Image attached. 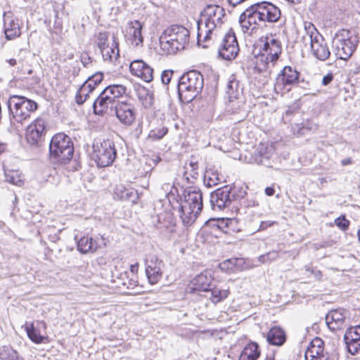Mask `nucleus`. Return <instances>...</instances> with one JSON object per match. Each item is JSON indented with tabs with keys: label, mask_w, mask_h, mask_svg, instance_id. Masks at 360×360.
Segmentation results:
<instances>
[{
	"label": "nucleus",
	"mask_w": 360,
	"mask_h": 360,
	"mask_svg": "<svg viewBox=\"0 0 360 360\" xmlns=\"http://www.w3.org/2000/svg\"><path fill=\"white\" fill-rule=\"evenodd\" d=\"M136 95L145 108L151 107L153 103V94L144 86H139L136 88Z\"/></svg>",
	"instance_id": "nucleus-28"
},
{
	"label": "nucleus",
	"mask_w": 360,
	"mask_h": 360,
	"mask_svg": "<svg viewBox=\"0 0 360 360\" xmlns=\"http://www.w3.org/2000/svg\"><path fill=\"white\" fill-rule=\"evenodd\" d=\"M184 202L181 205L182 222L186 226L194 223L202 210V193L197 186H189L184 191Z\"/></svg>",
	"instance_id": "nucleus-2"
},
{
	"label": "nucleus",
	"mask_w": 360,
	"mask_h": 360,
	"mask_svg": "<svg viewBox=\"0 0 360 360\" xmlns=\"http://www.w3.org/2000/svg\"><path fill=\"white\" fill-rule=\"evenodd\" d=\"M239 231L240 229L237 227V220L234 218H229L227 234L232 235L233 233L238 232Z\"/></svg>",
	"instance_id": "nucleus-49"
},
{
	"label": "nucleus",
	"mask_w": 360,
	"mask_h": 360,
	"mask_svg": "<svg viewBox=\"0 0 360 360\" xmlns=\"http://www.w3.org/2000/svg\"><path fill=\"white\" fill-rule=\"evenodd\" d=\"M259 356V345L256 342H250L243 348L238 360H257Z\"/></svg>",
	"instance_id": "nucleus-26"
},
{
	"label": "nucleus",
	"mask_w": 360,
	"mask_h": 360,
	"mask_svg": "<svg viewBox=\"0 0 360 360\" xmlns=\"http://www.w3.org/2000/svg\"><path fill=\"white\" fill-rule=\"evenodd\" d=\"M270 225H271V224H269L268 222L262 221L260 224L259 229L263 230V229H266L268 226H270Z\"/></svg>",
	"instance_id": "nucleus-61"
},
{
	"label": "nucleus",
	"mask_w": 360,
	"mask_h": 360,
	"mask_svg": "<svg viewBox=\"0 0 360 360\" xmlns=\"http://www.w3.org/2000/svg\"><path fill=\"white\" fill-rule=\"evenodd\" d=\"M146 274L151 284L157 283L162 278L164 263L155 255L149 256L145 260Z\"/></svg>",
	"instance_id": "nucleus-17"
},
{
	"label": "nucleus",
	"mask_w": 360,
	"mask_h": 360,
	"mask_svg": "<svg viewBox=\"0 0 360 360\" xmlns=\"http://www.w3.org/2000/svg\"><path fill=\"white\" fill-rule=\"evenodd\" d=\"M300 73L291 66H285L276 78L274 89L276 93L290 91L292 86L300 82Z\"/></svg>",
	"instance_id": "nucleus-13"
},
{
	"label": "nucleus",
	"mask_w": 360,
	"mask_h": 360,
	"mask_svg": "<svg viewBox=\"0 0 360 360\" xmlns=\"http://www.w3.org/2000/svg\"><path fill=\"white\" fill-rule=\"evenodd\" d=\"M243 194H245V191L236 187L232 188L229 186H224L217 188L210 194L211 207L214 211L224 210L229 207L233 201L243 197Z\"/></svg>",
	"instance_id": "nucleus-9"
},
{
	"label": "nucleus",
	"mask_w": 360,
	"mask_h": 360,
	"mask_svg": "<svg viewBox=\"0 0 360 360\" xmlns=\"http://www.w3.org/2000/svg\"><path fill=\"white\" fill-rule=\"evenodd\" d=\"M138 270H139V264L138 263L131 264L130 266V271L131 273L136 274L138 272Z\"/></svg>",
	"instance_id": "nucleus-56"
},
{
	"label": "nucleus",
	"mask_w": 360,
	"mask_h": 360,
	"mask_svg": "<svg viewBox=\"0 0 360 360\" xmlns=\"http://www.w3.org/2000/svg\"><path fill=\"white\" fill-rule=\"evenodd\" d=\"M115 111L117 118L124 125L130 126L136 120V108L131 103L118 102L115 105Z\"/></svg>",
	"instance_id": "nucleus-16"
},
{
	"label": "nucleus",
	"mask_w": 360,
	"mask_h": 360,
	"mask_svg": "<svg viewBox=\"0 0 360 360\" xmlns=\"http://www.w3.org/2000/svg\"><path fill=\"white\" fill-rule=\"evenodd\" d=\"M258 4L260 13L262 17L264 25L265 22H275L281 18V11L273 4L268 1H262Z\"/></svg>",
	"instance_id": "nucleus-21"
},
{
	"label": "nucleus",
	"mask_w": 360,
	"mask_h": 360,
	"mask_svg": "<svg viewBox=\"0 0 360 360\" xmlns=\"http://www.w3.org/2000/svg\"><path fill=\"white\" fill-rule=\"evenodd\" d=\"M239 23L243 32L252 33L259 26L264 25L258 4L250 6L239 17Z\"/></svg>",
	"instance_id": "nucleus-12"
},
{
	"label": "nucleus",
	"mask_w": 360,
	"mask_h": 360,
	"mask_svg": "<svg viewBox=\"0 0 360 360\" xmlns=\"http://www.w3.org/2000/svg\"><path fill=\"white\" fill-rule=\"evenodd\" d=\"M168 132V129L165 127H160L150 130L148 134V139L152 141H158L162 139Z\"/></svg>",
	"instance_id": "nucleus-42"
},
{
	"label": "nucleus",
	"mask_w": 360,
	"mask_h": 360,
	"mask_svg": "<svg viewBox=\"0 0 360 360\" xmlns=\"http://www.w3.org/2000/svg\"><path fill=\"white\" fill-rule=\"evenodd\" d=\"M46 130V122L39 117L30 124L26 130L27 143L32 147H39L44 140Z\"/></svg>",
	"instance_id": "nucleus-14"
},
{
	"label": "nucleus",
	"mask_w": 360,
	"mask_h": 360,
	"mask_svg": "<svg viewBox=\"0 0 360 360\" xmlns=\"http://www.w3.org/2000/svg\"><path fill=\"white\" fill-rule=\"evenodd\" d=\"M245 194H243V197H239L238 200L240 201L241 205H244L245 207H255L256 205H258V202H257L255 200L251 199H245L244 198Z\"/></svg>",
	"instance_id": "nucleus-51"
},
{
	"label": "nucleus",
	"mask_w": 360,
	"mask_h": 360,
	"mask_svg": "<svg viewBox=\"0 0 360 360\" xmlns=\"http://www.w3.org/2000/svg\"><path fill=\"white\" fill-rule=\"evenodd\" d=\"M304 28L310 41L313 55L322 61L328 59L330 56V51L323 37L311 22L305 23Z\"/></svg>",
	"instance_id": "nucleus-11"
},
{
	"label": "nucleus",
	"mask_w": 360,
	"mask_h": 360,
	"mask_svg": "<svg viewBox=\"0 0 360 360\" xmlns=\"http://www.w3.org/2000/svg\"><path fill=\"white\" fill-rule=\"evenodd\" d=\"M239 51V47H220L219 49V56L224 60H231L237 56Z\"/></svg>",
	"instance_id": "nucleus-35"
},
{
	"label": "nucleus",
	"mask_w": 360,
	"mask_h": 360,
	"mask_svg": "<svg viewBox=\"0 0 360 360\" xmlns=\"http://www.w3.org/2000/svg\"><path fill=\"white\" fill-rule=\"evenodd\" d=\"M190 32L182 25H173L167 28L160 37L162 49H170L171 53L183 50L189 41Z\"/></svg>",
	"instance_id": "nucleus-6"
},
{
	"label": "nucleus",
	"mask_w": 360,
	"mask_h": 360,
	"mask_svg": "<svg viewBox=\"0 0 360 360\" xmlns=\"http://www.w3.org/2000/svg\"><path fill=\"white\" fill-rule=\"evenodd\" d=\"M358 43V37L354 32L342 29L333 38V51L338 59L347 60L352 56Z\"/></svg>",
	"instance_id": "nucleus-5"
},
{
	"label": "nucleus",
	"mask_w": 360,
	"mask_h": 360,
	"mask_svg": "<svg viewBox=\"0 0 360 360\" xmlns=\"http://www.w3.org/2000/svg\"><path fill=\"white\" fill-rule=\"evenodd\" d=\"M245 1V0H229V3L234 7Z\"/></svg>",
	"instance_id": "nucleus-57"
},
{
	"label": "nucleus",
	"mask_w": 360,
	"mask_h": 360,
	"mask_svg": "<svg viewBox=\"0 0 360 360\" xmlns=\"http://www.w3.org/2000/svg\"><path fill=\"white\" fill-rule=\"evenodd\" d=\"M304 358L305 360H322L321 356H318L315 355H311L310 356V354L307 353L304 354Z\"/></svg>",
	"instance_id": "nucleus-54"
},
{
	"label": "nucleus",
	"mask_w": 360,
	"mask_h": 360,
	"mask_svg": "<svg viewBox=\"0 0 360 360\" xmlns=\"http://www.w3.org/2000/svg\"><path fill=\"white\" fill-rule=\"evenodd\" d=\"M26 331L28 338L34 342L39 344L41 343L44 337L38 333L37 330L34 328L33 324L30 327H26Z\"/></svg>",
	"instance_id": "nucleus-43"
},
{
	"label": "nucleus",
	"mask_w": 360,
	"mask_h": 360,
	"mask_svg": "<svg viewBox=\"0 0 360 360\" xmlns=\"http://www.w3.org/2000/svg\"><path fill=\"white\" fill-rule=\"evenodd\" d=\"M210 291L211 292V296L210 298L212 300V302L215 304L226 299L229 295V289H221L219 288H214L212 289H210Z\"/></svg>",
	"instance_id": "nucleus-37"
},
{
	"label": "nucleus",
	"mask_w": 360,
	"mask_h": 360,
	"mask_svg": "<svg viewBox=\"0 0 360 360\" xmlns=\"http://www.w3.org/2000/svg\"><path fill=\"white\" fill-rule=\"evenodd\" d=\"M7 62L8 63L11 65V66H15L17 63L16 62V60L14 59V58H11L9 60H7Z\"/></svg>",
	"instance_id": "nucleus-62"
},
{
	"label": "nucleus",
	"mask_w": 360,
	"mask_h": 360,
	"mask_svg": "<svg viewBox=\"0 0 360 360\" xmlns=\"http://www.w3.org/2000/svg\"><path fill=\"white\" fill-rule=\"evenodd\" d=\"M355 65L356 66V72H359L360 71V59L356 62Z\"/></svg>",
	"instance_id": "nucleus-64"
},
{
	"label": "nucleus",
	"mask_w": 360,
	"mask_h": 360,
	"mask_svg": "<svg viewBox=\"0 0 360 360\" xmlns=\"http://www.w3.org/2000/svg\"><path fill=\"white\" fill-rule=\"evenodd\" d=\"M126 87L122 84H112L106 86L93 103L94 113L103 115L108 109L115 108L117 103L120 102L119 98L126 93Z\"/></svg>",
	"instance_id": "nucleus-7"
},
{
	"label": "nucleus",
	"mask_w": 360,
	"mask_h": 360,
	"mask_svg": "<svg viewBox=\"0 0 360 360\" xmlns=\"http://www.w3.org/2000/svg\"><path fill=\"white\" fill-rule=\"evenodd\" d=\"M0 360H25L18 351L10 345L0 347Z\"/></svg>",
	"instance_id": "nucleus-31"
},
{
	"label": "nucleus",
	"mask_w": 360,
	"mask_h": 360,
	"mask_svg": "<svg viewBox=\"0 0 360 360\" xmlns=\"http://www.w3.org/2000/svg\"><path fill=\"white\" fill-rule=\"evenodd\" d=\"M271 62L270 59L268 60H265V59H261L260 55L257 58V67L260 72L264 71L267 68L269 63Z\"/></svg>",
	"instance_id": "nucleus-52"
},
{
	"label": "nucleus",
	"mask_w": 360,
	"mask_h": 360,
	"mask_svg": "<svg viewBox=\"0 0 360 360\" xmlns=\"http://www.w3.org/2000/svg\"><path fill=\"white\" fill-rule=\"evenodd\" d=\"M243 91V87L234 75H231L226 85V94L230 99L237 98Z\"/></svg>",
	"instance_id": "nucleus-29"
},
{
	"label": "nucleus",
	"mask_w": 360,
	"mask_h": 360,
	"mask_svg": "<svg viewBox=\"0 0 360 360\" xmlns=\"http://www.w3.org/2000/svg\"><path fill=\"white\" fill-rule=\"evenodd\" d=\"M220 182L217 172H206L204 176V184L207 187H212Z\"/></svg>",
	"instance_id": "nucleus-40"
},
{
	"label": "nucleus",
	"mask_w": 360,
	"mask_h": 360,
	"mask_svg": "<svg viewBox=\"0 0 360 360\" xmlns=\"http://www.w3.org/2000/svg\"><path fill=\"white\" fill-rule=\"evenodd\" d=\"M345 319V311L343 309H335L330 311L326 316V320L328 328L335 330L340 328Z\"/></svg>",
	"instance_id": "nucleus-24"
},
{
	"label": "nucleus",
	"mask_w": 360,
	"mask_h": 360,
	"mask_svg": "<svg viewBox=\"0 0 360 360\" xmlns=\"http://www.w3.org/2000/svg\"><path fill=\"white\" fill-rule=\"evenodd\" d=\"M211 282L212 278L204 274L196 276L193 280L194 289L198 291H210Z\"/></svg>",
	"instance_id": "nucleus-30"
},
{
	"label": "nucleus",
	"mask_w": 360,
	"mask_h": 360,
	"mask_svg": "<svg viewBox=\"0 0 360 360\" xmlns=\"http://www.w3.org/2000/svg\"><path fill=\"white\" fill-rule=\"evenodd\" d=\"M116 157L117 150L112 140L108 139L94 143L91 158L98 167H105L111 165Z\"/></svg>",
	"instance_id": "nucleus-10"
},
{
	"label": "nucleus",
	"mask_w": 360,
	"mask_h": 360,
	"mask_svg": "<svg viewBox=\"0 0 360 360\" xmlns=\"http://www.w3.org/2000/svg\"><path fill=\"white\" fill-rule=\"evenodd\" d=\"M351 163H352V160L349 158H345V159H344V160H342L341 161V164L343 166H345V165H350Z\"/></svg>",
	"instance_id": "nucleus-58"
},
{
	"label": "nucleus",
	"mask_w": 360,
	"mask_h": 360,
	"mask_svg": "<svg viewBox=\"0 0 360 360\" xmlns=\"http://www.w3.org/2000/svg\"><path fill=\"white\" fill-rule=\"evenodd\" d=\"M103 79V74L98 72L91 77H89L84 82L89 85L92 91L95 89L96 86L98 85Z\"/></svg>",
	"instance_id": "nucleus-41"
},
{
	"label": "nucleus",
	"mask_w": 360,
	"mask_h": 360,
	"mask_svg": "<svg viewBox=\"0 0 360 360\" xmlns=\"http://www.w3.org/2000/svg\"><path fill=\"white\" fill-rule=\"evenodd\" d=\"M174 71L172 70H164L161 74V81L164 84H168L171 81Z\"/></svg>",
	"instance_id": "nucleus-48"
},
{
	"label": "nucleus",
	"mask_w": 360,
	"mask_h": 360,
	"mask_svg": "<svg viewBox=\"0 0 360 360\" xmlns=\"http://www.w3.org/2000/svg\"><path fill=\"white\" fill-rule=\"evenodd\" d=\"M230 263V261L229 260H226L224 262H223L222 264H220V266L222 269H225L226 268V266L227 268H229L228 266V264Z\"/></svg>",
	"instance_id": "nucleus-63"
},
{
	"label": "nucleus",
	"mask_w": 360,
	"mask_h": 360,
	"mask_svg": "<svg viewBox=\"0 0 360 360\" xmlns=\"http://www.w3.org/2000/svg\"><path fill=\"white\" fill-rule=\"evenodd\" d=\"M229 218L212 219L208 221L209 224L214 229L227 234Z\"/></svg>",
	"instance_id": "nucleus-36"
},
{
	"label": "nucleus",
	"mask_w": 360,
	"mask_h": 360,
	"mask_svg": "<svg viewBox=\"0 0 360 360\" xmlns=\"http://www.w3.org/2000/svg\"><path fill=\"white\" fill-rule=\"evenodd\" d=\"M97 248L96 243L93 240L92 238L89 236H84L81 238L77 242V250L81 253H88L94 252Z\"/></svg>",
	"instance_id": "nucleus-32"
},
{
	"label": "nucleus",
	"mask_w": 360,
	"mask_h": 360,
	"mask_svg": "<svg viewBox=\"0 0 360 360\" xmlns=\"http://www.w3.org/2000/svg\"><path fill=\"white\" fill-rule=\"evenodd\" d=\"M189 166L191 168V171L197 170L198 163L196 162H191Z\"/></svg>",
	"instance_id": "nucleus-59"
},
{
	"label": "nucleus",
	"mask_w": 360,
	"mask_h": 360,
	"mask_svg": "<svg viewBox=\"0 0 360 360\" xmlns=\"http://www.w3.org/2000/svg\"><path fill=\"white\" fill-rule=\"evenodd\" d=\"M335 224L342 231H345L348 229L350 222L346 219L345 215H341L335 219Z\"/></svg>",
	"instance_id": "nucleus-46"
},
{
	"label": "nucleus",
	"mask_w": 360,
	"mask_h": 360,
	"mask_svg": "<svg viewBox=\"0 0 360 360\" xmlns=\"http://www.w3.org/2000/svg\"><path fill=\"white\" fill-rule=\"evenodd\" d=\"M11 122L22 123L37 109V103L22 96H11L7 102Z\"/></svg>",
	"instance_id": "nucleus-8"
},
{
	"label": "nucleus",
	"mask_w": 360,
	"mask_h": 360,
	"mask_svg": "<svg viewBox=\"0 0 360 360\" xmlns=\"http://www.w3.org/2000/svg\"><path fill=\"white\" fill-rule=\"evenodd\" d=\"M344 340L351 354H358L360 352V325L347 328L344 335Z\"/></svg>",
	"instance_id": "nucleus-19"
},
{
	"label": "nucleus",
	"mask_w": 360,
	"mask_h": 360,
	"mask_svg": "<svg viewBox=\"0 0 360 360\" xmlns=\"http://www.w3.org/2000/svg\"><path fill=\"white\" fill-rule=\"evenodd\" d=\"M74 145L63 133L54 135L49 143V160L54 165H66L72 158Z\"/></svg>",
	"instance_id": "nucleus-4"
},
{
	"label": "nucleus",
	"mask_w": 360,
	"mask_h": 360,
	"mask_svg": "<svg viewBox=\"0 0 360 360\" xmlns=\"http://www.w3.org/2000/svg\"><path fill=\"white\" fill-rule=\"evenodd\" d=\"M131 73L140 77L146 82H150L153 79V69L143 60H133L129 65Z\"/></svg>",
	"instance_id": "nucleus-20"
},
{
	"label": "nucleus",
	"mask_w": 360,
	"mask_h": 360,
	"mask_svg": "<svg viewBox=\"0 0 360 360\" xmlns=\"http://www.w3.org/2000/svg\"><path fill=\"white\" fill-rule=\"evenodd\" d=\"M323 341L320 338H316L311 342L310 345L307 347V350L305 351V353L309 354L310 356L311 355H315L318 356H321L322 358L323 356Z\"/></svg>",
	"instance_id": "nucleus-34"
},
{
	"label": "nucleus",
	"mask_w": 360,
	"mask_h": 360,
	"mask_svg": "<svg viewBox=\"0 0 360 360\" xmlns=\"http://www.w3.org/2000/svg\"><path fill=\"white\" fill-rule=\"evenodd\" d=\"M143 24L137 20L129 21L124 32L125 41L133 47H142L143 46V37L142 34Z\"/></svg>",
	"instance_id": "nucleus-15"
},
{
	"label": "nucleus",
	"mask_w": 360,
	"mask_h": 360,
	"mask_svg": "<svg viewBox=\"0 0 360 360\" xmlns=\"http://www.w3.org/2000/svg\"><path fill=\"white\" fill-rule=\"evenodd\" d=\"M108 33L105 32H99L96 37V44L100 49L101 52L103 51L106 48V46H108Z\"/></svg>",
	"instance_id": "nucleus-45"
},
{
	"label": "nucleus",
	"mask_w": 360,
	"mask_h": 360,
	"mask_svg": "<svg viewBox=\"0 0 360 360\" xmlns=\"http://www.w3.org/2000/svg\"><path fill=\"white\" fill-rule=\"evenodd\" d=\"M204 85L202 75L196 70L188 71L179 79L177 86L179 98L184 103H191L202 91Z\"/></svg>",
	"instance_id": "nucleus-3"
},
{
	"label": "nucleus",
	"mask_w": 360,
	"mask_h": 360,
	"mask_svg": "<svg viewBox=\"0 0 360 360\" xmlns=\"http://www.w3.org/2000/svg\"><path fill=\"white\" fill-rule=\"evenodd\" d=\"M281 52V42L272 37H266L263 44L260 58L265 60L270 59L271 63H274L278 59Z\"/></svg>",
	"instance_id": "nucleus-18"
},
{
	"label": "nucleus",
	"mask_w": 360,
	"mask_h": 360,
	"mask_svg": "<svg viewBox=\"0 0 360 360\" xmlns=\"http://www.w3.org/2000/svg\"><path fill=\"white\" fill-rule=\"evenodd\" d=\"M6 179L8 182L17 186H22L24 184V180L22 175L18 174L17 172L6 174Z\"/></svg>",
	"instance_id": "nucleus-44"
},
{
	"label": "nucleus",
	"mask_w": 360,
	"mask_h": 360,
	"mask_svg": "<svg viewBox=\"0 0 360 360\" xmlns=\"http://www.w3.org/2000/svg\"><path fill=\"white\" fill-rule=\"evenodd\" d=\"M4 27L5 36L8 40H13L21 34L18 20L10 15H4Z\"/></svg>",
	"instance_id": "nucleus-22"
},
{
	"label": "nucleus",
	"mask_w": 360,
	"mask_h": 360,
	"mask_svg": "<svg viewBox=\"0 0 360 360\" xmlns=\"http://www.w3.org/2000/svg\"><path fill=\"white\" fill-rule=\"evenodd\" d=\"M278 257V252L277 251H271L266 255L259 256V261L262 263H266L275 260Z\"/></svg>",
	"instance_id": "nucleus-47"
},
{
	"label": "nucleus",
	"mask_w": 360,
	"mask_h": 360,
	"mask_svg": "<svg viewBox=\"0 0 360 360\" xmlns=\"http://www.w3.org/2000/svg\"><path fill=\"white\" fill-rule=\"evenodd\" d=\"M265 194L268 196H272L275 193V189L274 187H266L264 190Z\"/></svg>",
	"instance_id": "nucleus-55"
},
{
	"label": "nucleus",
	"mask_w": 360,
	"mask_h": 360,
	"mask_svg": "<svg viewBox=\"0 0 360 360\" xmlns=\"http://www.w3.org/2000/svg\"><path fill=\"white\" fill-rule=\"evenodd\" d=\"M273 155L272 150L269 149L268 147L261 143L255 151L252 158V162L257 165H262L266 167H271V158Z\"/></svg>",
	"instance_id": "nucleus-23"
},
{
	"label": "nucleus",
	"mask_w": 360,
	"mask_h": 360,
	"mask_svg": "<svg viewBox=\"0 0 360 360\" xmlns=\"http://www.w3.org/2000/svg\"><path fill=\"white\" fill-rule=\"evenodd\" d=\"M160 160L161 159L158 156H155L154 158L150 160V161L152 162L154 165H156Z\"/></svg>",
	"instance_id": "nucleus-60"
},
{
	"label": "nucleus",
	"mask_w": 360,
	"mask_h": 360,
	"mask_svg": "<svg viewBox=\"0 0 360 360\" xmlns=\"http://www.w3.org/2000/svg\"><path fill=\"white\" fill-rule=\"evenodd\" d=\"M239 47L236 37L231 30L226 33L224 36L220 47Z\"/></svg>",
	"instance_id": "nucleus-39"
},
{
	"label": "nucleus",
	"mask_w": 360,
	"mask_h": 360,
	"mask_svg": "<svg viewBox=\"0 0 360 360\" xmlns=\"http://www.w3.org/2000/svg\"><path fill=\"white\" fill-rule=\"evenodd\" d=\"M225 16L224 8L218 5H207L200 13V19L198 24V44L206 42L211 39L212 32L220 27Z\"/></svg>",
	"instance_id": "nucleus-1"
},
{
	"label": "nucleus",
	"mask_w": 360,
	"mask_h": 360,
	"mask_svg": "<svg viewBox=\"0 0 360 360\" xmlns=\"http://www.w3.org/2000/svg\"><path fill=\"white\" fill-rule=\"evenodd\" d=\"M333 79V75L332 73H328L322 79V84L324 86L328 85Z\"/></svg>",
	"instance_id": "nucleus-53"
},
{
	"label": "nucleus",
	"mask_w": 360,
	"mask_h": 360,
	"mask_svg": "<svg viewBox=\"0 0 360 360\" xmlns=\"http://www.w3.org/2000/svg\"><path fill=\"white\" fill-rule=\"evenodd\" d=\"M91 92L92 90L89 88V85L84 82L77 91L75 96L76 103L78 105L83 104Z\"/></svg>",
	"instance_id": "nucleus-38"
},
{
	"label": "nucleus",
	"mask_w": 360,
	"mask_h": 360,
	"mask_svg": "<svg viewBox=\"0 0 360 360\" xmlns=\"http://www.w3.org/2000/svg\"><path fill=\"white\" fill-rule=\"evenodd\" d=\"M80 60L83 65L89 68V65L92 63V58L90 57L87 52H83L80 56Z\"/></svg>",
	"instance_id": "nucleus-50"
},
{
	"label": "nucleus",
	"mask_w": 360,
	"mask_h": 360,
	"mask_svg": "<svg viewBox=\"0 0 360 360\" xmlns=\"http://www.w3.org/2000/svg\"><path fill=\"white\" fill-rule=\"evenodd\" d=\"M112 39V46H106V48L101 51L105 60L112 61L113 60H116L119 56L118 42L114 36Z\"/></svg>",
	"instance_id": "nucleus-33"
},
{
	"label": "nucleus",
	"mask_w": 360,
	"mask_h": 360,
	"mask_svg": "<svg viewBox=\"0 0 360 360\" xmlns=\"http://www.w3.org/2000/svg\"><path fill=\"white\" fill-rule=\"evenodd\" d=\"M285 330L279 326L272 327L267 333L266 340L272 345L282 346L286 341Z\"/></svg>",
	"instance_id": "nucleus-25"
},
{
	"label": "nucleus",
	"mask_w": 360,
	"mask_h": 360,
	"mask_svg": "<svg viewBox=\"0 0 360 360\" xmlns=\"http://www.w3.org/2000/svg\"><path fill=\"white\" fill-rule=\"evenodd\" d=\"M114 198L122 200H128L134 202L137 199V192L120 185L117 186L115 188Z\"/></svg>",
	"instance_id": "nucleus-27"
}]
</instances>
